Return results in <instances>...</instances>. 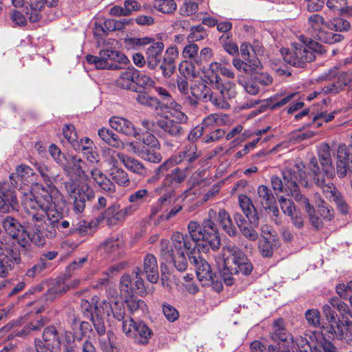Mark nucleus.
Wrapping results in <instances>:
<instances>
[{"label": "nucleus", "instance_id": "603ef678", "mask_svg": "<svg viewBox=\"0 0 352 352\" xmlns=\"http://www.w3.org/2000/svg\"><path fill=\"white\" fill-rule=\"evenodd\" d=\"M134 76H135V77L133 80V85L135 84L144 89L152 87L155 85V81L144 72L135 68Z\"/></svg>", "mask_w": 352, "mask_h": 352}, {"label": "nucleus", "instance_id": "774afa93", "mask_svg": "<svg viewBox=\"0 0 352 352\" xmlns=\"http://www.w3.org/2000/svg\"><path fill=\"white\" fill-rule=\"evenodd\" d=\"M199 46L195 43H190L184 47L182 55L184 58H188L197 65V58H199Z\"/></svg>", "mask_w": 352, "mask_h": 352}, {"label": "nucleus", "instance_id": "49530a36", "mask_svg": "<svg viewBox=\"0 0 352 352\" xmlns=\"http://www.w3.org/2000/svg\"><path fill=\"white\" fill-rule=\"evenodd\" d=\"M316 204L318 208V213L323 220L329 221L334 217L333 208L329 206L324 199L320 197L319 195H316Z\"/></svg>", "mask_w": 352, "mask_h": 352}, {"label": "nucleus", "instance_id": "bf43d9fd", "mask_svg": "<svg viewBox=\"0 0 352 352\" xmlns=\"http://www.w3.org/2000/svg\"><path fill=\"white\" fill-rule=\"evenodd\" d=\"M237 82L242 85L245 91L250 95H256L260 92V87L253 78L250 81L246 82L245 77L239 74L237 76Z\"/></svg>", "mask_w": 352, "mask_h": 352}, {"label": "nucleus", "instance_id": "2f4dec72", "mask_svg": "<svg viewBox=\"0 0 352 352\" xmlns=\"http://www.w3.org/2000/svg\"><path fill=\"white\" fill-rule=\"evenodd\" d=\"M144 273L151 283H156L159 279V271L155 256L147 254L144 258Z\"/></svg>", "mask_w": 352, "mask_h": 352}, {"label": "nucleus", "instance_id": "052dcab7", "mask_svg": "<svg viewBox=\"0 0 352 352\" xmlns=\"http://www.w3.org/2000/svg\"><path fill=\"white\" fill-rule=\"evenodd\" d=\"M292 347L291 352H311V344L302 336H297L294 339Z\"/></svg>", "mask_w": 352, "mask_h": 352}, {"label": "nucleus", "instance_id": "8fccbe9b", "mask_svg": "<svg viewBox=\"0 0 352 352\" xmlns=\"http://www.w3.org/2000/svg\"><path fill=\"white\" fill-rule=\"evenodd\" d=\"M325 27L331 31L342 32L349 31L351 24L347 20L342 17H338L327 22Z\"/></svg>", "mask_w": 352, "mask_h": 352}, {"label": "nucleus", "instance_id": "09e8293b", "mask_svg": "<svg viewBox=\"0 0 352 352\" xmlns=\"http://www.w3.org/2000/svg\"><path fill=\"white\" fill-rule=\"evenodd\" d=\"M121 164H117L114 166L111 164V178L120 186H127L130 184V179L127 173L123 170L120 166Z\"/></svg>", "mask_w": 352, "mask_h": 352}, {"label": "nucleus", "instance_id": "2eb2a0df", "mask_svg": "<svg viewBox=\"0 0 352 352\" xmlns=\"http://www.w3.org/2000/svg\"><path fill=\"white\" fill-rule=\"evenodd\" d=\"M24 212L25 209L23 206V211L21 212L23 225L12 217H7L3 222L5 230L10 235V236L16 239L19 243L25 242L27 236L32 241L30 233L24 223L23 217Z\"/></svg>", "mask_w": 352, "mask_h": 352}, {"label": "nucleus", "instance_id": "6ab92c4d", "mask_svg": "<svg viewBox=\"0 0 352 352\" xmlns=\"http://www.w3.org/2000/svg\"><path fill=\"white\" fill-rule=\"evenodd\" d=\"M336 170L339 177H344L348 172L352 173V144L340 145L337 151Z\"/></svg>", "mask_w": 352, "mask_h": 352}, {"label": "nucleus", "instance_id": "20e7f679", "mask_svg": "<svg viewBox=\"0 0 352 352\" xmlns=\"http://www.w3.org/2000/svg\"><path fill=\"white\" fill-rule=\"evenodd\" d=\"M146 311V303L143 300L133 297H126L122 301H116L111 307V314L120 323L122 331L129 337L135 338L140 344H146L152 335V331L142 322H135L131 316H140Z\"/></svg>", "mask_w": 352, "mask_h": 352}, {"label": "nucleus", "instance_id": "c9c22d12", "mask_svg": "<svg viewBox=\"0 0 352 352\" xmlns=\"http://www.w3.org/2000/svg\"><path fill=\"white\" fill-rule=\"evenodd\" d=\"M110 21L98 18L94 24L93 33L98 45L105 43V38L109 34V25Z\"/></svg>", "mask_w": 352, "mask_h": 352}, {"label": "nucleus", "instance_id": "4be33fe9", "mask_svg": "<svg viewBox=\"0 0 352 352\" xmlns=\"http://www.w3.org/2000/svg\"><path fill=\"white\" fill-rule=\"evenodd\" d=\"M160 149L144 146V144L138 142H133L129 144L131 151L144 160L153 163H159L162 160V156L159 152Z\"/></svg>", "mask_w": 352, "mask_h": 352}, {"label": "nucleus", "instance_id": "1a4fd4ad", "mask_svg": "<svg viewBox=\"0 0 352 352\" xmlns=\"http://www.w3.org/2000/svg\"><path fill=\"white\" fill-rule=\"evenodd\" d=\"M317 42L309 40L308 43L303 41L294 43L291 49L282 48L280 53L285 63L293 67L304 68L316 58V53L320 48Z\"/></svg>", "mask_w": 352, "mask_h": 352}, {"label": "nucleus", "instance_id": "39448f33", "mask_svg": "<svg viewBox=\"0 0 352 352\" xmlns=\"http://www.w3.org/2000/svg\"><path fill=\"white\" fill-rule=\"evenodd\" d=\"M84 162L76 155H67L61 166L69 180L65 182V188L69 198L74 201V209L82 212L87 201L94 197V192L85 183L87 177L83 169Z\"/></svg>", "mask_w": 352, "mask_h": 352}, {"label": "nucleus", "instance_id": "c03bdc74", "mask_svg": "<svg viewBox=\"0 0 352 352\" xmlns=\"http://www.w3.org/2000/svg\"><path fill=\"white\" fill-rule=\"evenodd\" d=\"M45 319L41 316H36L34 319L25 324L17 333L19 336H25L31 333L32 331H38L45 326Z\"/></svg>", "mask_w": 352, "mask_h": 352}, {"label": "nucleus", "instance_id": "473e14b6", "mask_svg": "<svg viewBox=\"0 0 352 352\" xmlns=\"http://www.w3.org/2000/svg\"><path fill=\"white\" fill-rule=\"evenodd\" d=\"M111 129L126 135L135 137L138 134L133 124L122 117H111Z\"/></svg>", "mask_w": 352, "mask_h": 352}, {"label": "nucleus", "instance_id": "a211bd4d", "mask_svg": "<svg viewBox=\"0 0 352 352\" xmlns=\"http://www.w3.org/2000/svg\"><path fill=\"white\" fill-rule=\"evenodd\" d=\"M346 86L349 90L352 91V74L340 72L331 82L322 87V90L325 94L335 95L342 91Z\"/></svg>", "mask_w": 352, "mask_h": 352}, {"label": "nucleus", "instance_id": "e2e57ef3", "mask_svg": "<svg viewBox=\"0 0 352 352\" xmlns=\"http://www.w3.org/2000/svg\"><path fill=\"white\" fill-rule=\"evenodd\" d=\"M179 72L182 77L186 78H193L197 76L194 62L191 60L182 62L179 65Z\"/></svg>", "mask_w": 352, "mask_h": 352}, {"label": "nucleus", "instance_id": "cd10ccee", "mask_svg": "<svg viewBox=\"0 0 352 352\" xmlns=\"http://www.w3.org/2000/svg\"><path fill=\"white\" fill-rule=\"evenodd\" d=\"M330 329L329 332L338 340L352 344V322L351 320L347 319L340 321Z\"/></svg>", "mask_w": 352, "mask_h": 352}, {"label": "nucleus", "instance_id": "e433bc0d", "mask_svg": "<svg viewBox=\"0 0 352 352\" xmlns=\"http://www.w3.org/2000/svg\"><path fill=\"white\" fill-rule=\"evenodd\" d=\"M13 257L12 252L8 249H3L0 254V276L6 277L9 272L12 270L16 261Z\"/></svg>", "mask_w": 352, "mask_h": 352}, {"label": "nucleus", "instance_id": "0e129e2a", "mask_svg": "<svg viewBox=\"0 0 352 352\" xmlns=\"http://www.w3.org/2000/svg\"><path fill=\"white\" fill-rule=\"evenodd\" d=\"M261 65L257 57L251 59H243L242 73L245 75H252Z\"/></svg>", "mask_w": 352, "mask_h": 352}, {"label": "nucleus", "instance_id": "6e6d98bb", "mask_svg": "<svg viewBox=\"0 0 352 352\" xmlns=\"http://www.w3.org/2000/svg\"><path fill=\"white\" fill-rule=\"evenodd\" d=\"M135 100L140 104L150 107L155 111L160 110V100L148 96L146 93H139L135 96Z\"/></svg>", "mask_w": 352, "mask_h": 352}, {"label": "nucleus", "instance_id": "f03ea898", "mask_svg": "<svg viewBox=\"0 0 352 352\" xmlns=\"http://www.w3.org/2000/svg\"><path fill=\"white\" fill-rule=\"evenodd\" d=\"M63 201V197L55 186L43 188L35 185L33 191L26 194L23 201L25 212L23 214L24 223L30 233L32 242L37 246L45 243V238L54 239L56 236V230L64 232L68 229L66 235L76 230L85 231L80 226H76L63 218V213L57 207Z\"/></svg>", "mask_w": 352, "mask_h": 352}, {"label": "nucleus", "instance_id": "72a5a7b5", "mask_svg": "<svg viewBox=\"0 0 352 352\" xmlns=\"http://www.w3.org/2000/svg\"><path fill=\"white\" fill-rule=\"evenodd\" d=\"M109 58L110 52L107 47L100 50L99 56L87 55L86 59L88 63L94 65L96 69H109L110 68Z\"/></svg>", "mask_w": 352, "mask_h": 352}, {"label": "nucleus", "instance_id": "412c9836", "mask_svg": "<svg viewBox=\"0 0 352 352\" xmlns=\"http://www.w3.org/2000/svg\"><path fill=\"white\" fill-rule=\"evenodd\" d=\"M27 3L26 14L30 22L34 23L41 18V12L45 6L55 7L58 5V0H23V4Z\"/></svg>", "mask_w": 352, "mask_h": 352}, {"label": "nucleus", "instance_id": "9d476101", "mask_svg": "<svg viewBox=\"0 0 352 352\" xmlns=\"http://www.w3.org/2000/svg\"><path fill=\"white\" fill-rule=\"evenodd\" d=\"M232 256L233 266L231 269L225 266L220 274H221L223 282L226 285L234 284L236 276L240 274L247 276L251 274L253 270V265L245 253L237 246L229 245L224 248Z\"/></svg>", "mask_w": 352, "mask_h": 352}, {"label": "nucleus", "instance_id": "bb28decb", "mask_svg": "<svg viewBox=\"0 0 352 352\" xmlns=\"http://www.w3.org/2000/svg\"><path fill=\"white\" fill-rule=\"evenodd\" d=\"M110 307V302L105 299L100 300L96 302V305L94 306L91 304L87 300H82L80 302V307L82 313L87 318H92L97 314L102 313L109 315V307Z\"/></svg>", "mask_w": 352, "mask_h": 352}, {"label": "nucleus", "instance_id": "3c124183", "mask_svg": "<svg viewBox=\"0 0 352 352\" xmlns=\"http://www.w3.org/2000/svg\"><path fill=\"white\" fill-rule=\"evenodd\" d=\"M337 114V111H333L329 113L327 111H320L314 114L311 113V123L308 124H314L316 127L319 128L322 126L323 123H328L333 120L335 116Z\"/></svg>", "mask_w": 352, "mask_h": 352}, {"label": "nucleus", "instance_id": "a878e982", "mask_svg": "<svg viewBox=\"0 0 352 352\" xmlns=\"http://www.w3.org/2000/svg\"><path fill=\"white\" fill-rule=\"evenodd\" d=\"M322 190L323 194L326 198L330 201H333L342 214L348 212V206L345 201L343 200L340 192L337 190L336 186L331 181H328L326 184L318 186Z\"/></svg>", "mask_w": 352, "mask_h": 352}, {"label": "nucleus", "instance_id": "423d86ee", "mask_svg": "<svg viewBox=\"0 0 352 352\" xmlns=\"http://www.w3.org/2000/svg\"><path fill=\"white\" fill-rule=\"evenodd\" d=\"M173 168L170 173L165 175L162 184L155 188L156 193H164L153 206L151 208V214L153 215L170 205L172 199L175 197V191L168 188L184 183L192 170L189 167L185 166L183 168L178 166Z\"/></svg>", "mask_w": 352, "mask_h": 352}, {"label": "nucleus", "instance_id": "393cba45", "mask_svg": "<svg viewBox=\"0 0 352 352\" xmlns=\"http://www.w3.org/2000/svg\"><path fill=\"white\" fill-rule=\"evenodd\" d=\"M16 174L17 178L19 179H20L21 182L24 185H26L28 186L30 184H31L30 188V189L28 188L27 191L20 192L22 194L21 204L23 205V201L25 195L26 194L32 192L33 191V188L35 186V185L41 186V184L35 182L36 174L34 172L33 169L27 165L21 164V165L18 166L16 169Z\"/></svg>", "mask_w": 352, "mask_h": 352}, {"label": "nucleus", "instance_id": "f3484780", "mask_svg": "<svg viewBox=\"0 0 352 352\" xmlns=\"http://www.w3.org/2000/svg\"><path fill=\"white\" fill-rule=\"evenodd\" d=\"M14 175H10V182H0V212H9L10 208H14L16 204V195L12 185Z\"/></svg>", "mask_w": 352, "mask_h": 352}, {"label": "nucleus", "instance_id": "0eeeda50", "mask_svg": "<svg viewBox=\"0 0 352 352\" xmlns=\"http://www.w3.org/2000/svg\"><path fill=\"white\" fill-rule=\"evenodd\" d=\"M331 153V149L327 144L323 143L319 146L318 155L322 169L316 158L311 159L307 167L309 172L307 173V175L311 177L309 186L312 183L317 186L326 184L328 181H331L335 176Z\"/></svg>", "mask_w": 352, "mask_h": 352}, {"label": "nucleus", "instance_id": "338daca9", "mask_svg": "<svg viewBox=\"0 0 352 352\" xmlns=\"http://www.w3.org/2000/svg\"><path fill=\"white\" fill-rule=\"evenodd\" d=\"M333 307L330 304L324 305L322 307L323 314L329 324V328H333L341 320L338 318Z\"/></svg>", "mask_w": 352, "mask_h": 352}, {"label": "nucleus", "instance_id": "9b49d317", "mask_svg": "<svg viewBox=\"0 0 352 352\" xmlns=\"http://www.w3.org/2000/svg\"><path fill=\"white\" fill-rule=\"evenodd\" d=\"M200 156L201 152L198 151L196 144L188 143L180 151L171 155L155 169L153 179H160L164 173L178 165H183L192 170L195 168V164Z\"/></svg>", "mask_w": 352, "mask_h": 352}, {"label": "nucleus", "instance_id": "de8ad7c7", "mask_svg": "<svg viewBox=\"0 0 352 352\" xmlns=\"http://www.w3.org/2000/svg\"><path fill=\"white\" fill-rule=\"evenodd\" d=\"M130 60L122 52L111 50V70H120L129 67Z\"/></svg>", "mask_w": 352, "mask_h": 352}, {"label": "nucleus", "instance_id": "680f3d73", "mask_svg": "<svg viewBox=\"0 0 352 352\" xmlns=\"http://www.w3.org/2000/svg\"><path fill=\"white\" fill-rule=\"evenodd\" d=\"M218 72H219L222 76L230 79H234L236 77V75L232 69L222 66L220 63L217 62H213L210 65V69L206 74L210 73V74H212L213 73H216L218 74Z\"/></svg>", "mask_w": 352, "mask_h": 352}, {"label": "nucleus", "instance_id": "7c9ffc66", "mask_svg": "<svg viewBox=\"0 0 352 352\" xmlns=\"http://www.w3.org/2000/svg\"><path fill=\"white\" fill-rule=\"evenodd\" d=\"M296 168H298V169H299V171H298L299 173L297 174L298 177H300L299 176L300 175L301 176L300 177H307L311 179V177H309L307 175V173L303 170L304 166H302L301 165H299V164H296L294 166H293L292 168H286L283 169V170L282 172L283 182L278 176L274 175L271 177L272 186L275 192H283V189L285 188V190L288 189V190L290 192L291 195H292V189H291L286 184V181L284 177V172L286 170H294Z\"/></svg>", "mask_w": 352, "mask_h": 352}, {"label": "nucleus", "instance_id": "5fc2aeb1", "mask_svg": "<svg viewBox=\"0 0 352 352\" xmlns=\"http://www.w3.org/2000/svg\"><path fill=\"white\" fill-rule=\"evenodd\" d=\"M153 8L164 14H172L177 9L175 0H154Z\"/></svg>", "mask_w": 352, "mask_h": 352}, {"label": "nucleus", "instance_id": "5701e85b", "mask_svg": "<svg viewBox=\"0 0 352 352\" xmlns=\"http://www.w3.org/2000/svg\"><path fill=\"white\" fill-rule=\"evenodd\" d=\"M123 164L130 171L143 175L146 173V168L144 165L138 160L128 157L123 153L113 151L111 153V164Z\"/></svg>", "mask_w": 352, "mask_h": 352}, {"label": "nucleus", "instance_id": "864d4df0", "mask_svg": "<svg viewBox=\"0 0 352 352\" xmlns=\"http://www.w3.org/2000/svg\"><path fill=\"white\" fill-rule=\"evenodd\" d=\"M49 262H44L43 260H38L37 263L27 270L25 275L28 278H36L45 274V270L50 267Z\"/></svg>", "mask_w": 352, "mask_h": 352}, {"label": "nucleus", "instance_id": "4c0bfd02", "mask_svg": "<svg viewBox=\"0 0 352 352\" xmlns=\"http://www.w3.org/2000/svg\"><path fill=\"white\" fill-rule=\"evenodd\" d=\"M60 333L54 326H49L45 329L43 333V340L44 345L50 349L58 347L60 344Z\"/></svg>", "mask_w": 352, "mask_h": 352}, {"label": "nucleus", "instance_id": "7ed1b4c3", "mask_svg": "<svg viewBox=\"0 0 352 352\" xmlns=\"http://www.w3.org/2000/svg\"><path fill=\"white\" fill-rule=\"evenodd\" d=\"M205 80H196L190 85L191 96L186 102L195 107L199 102H210L215 108L227 110L230 108V100L236 96L235 84L230 80L223 82L219 74H206Z\"/></svg>", "mask_w": 352, "mask_h": 352}, {"label": "nucleus", "instance_id": "a19ab883", "mask_svg": "<svg viewBox=\"0 0 352 352\" xmlns=\"http://www.w3.org/2000/svg\"><path fill=\"white\" fill-rule=\"evenodd\" d=\"M220 226L230 236H235L236 229L234 226L229 213L225 209H220L217 213Z\"/></svg>", "mask_w": 352, "mask_h": 352}, {"label": "nucleus", "instance_id": "37998d69", "mask_svg": "<svg viewBox=\"0 0 352 352\" xmlns=\"http://www.w3.org/2000/svg\"><path fill=\"white\" fill-rule=\"evenodd\" d=\"M296 96V93L289 94L281 98H279L278 95L274 96V97L267 99L265 101V104L262 105V107L272 110L278 109L292 101V100Z\"/></svg>", "mask_w": 352, "mask_h": 352}, {"label": "nucleus", "instance_id": "79ce46f5", "mask_svg": "<svg viewBox=\"0 0 352 352\" xmlns=\"http://www.w3.org/2000/svg\"><path fill=\"white\" fill-rule=\"evenodd\" d=\"M314 38L322 43L332 45L342 41L344 39V36L340 33L331 31L325 28L323 30L319 31L318 35H316Z\"/></svg>", "mask_w": 352, "mask_h": 352}, {"label": "nucleus", "instance_id": "f257e3e1", "mask_svg": "<svg viewBox=\"0 0 352 352\" xmlns=\"http://www.w3.org/2000/svg\"><path fill=\"white\" fill-rule=\"evenodd\" d=\"M217 212L213 209L208 210V217L201 226L197 221H190L188 225L189 236L175 232L171 236V242L162 239L160 244L161 258L167 263L173 264L179 272H184L188 262L195 267L197 278L201 284H208L212 274L209 263L198 253L193 254L195 248L207 252L220 248L219 233L212 219Z\"/></svg>", "mask_w": 352, "mask_h": 352}, {"label": "nucleus", "instance_id": "ddd939ff", "mask_svg": "<svg viewBox=\"0 0 352 352\" xmlns=\"http://www.w3.org/2000/svg\"><path fill=\"white\" fill-rule=\"evenodd\" d=\"M142 273L143 272L139 267H137L133 272V279L129 274H126L121 277L119 287L122 298L131 297V296H133L134 292L140 296L146 294V287L144 280L140 276Z\"/></svg>", "mask_w": 352, "mask_h": 352}, {"label": "nucleus", "instance_id": "dca6fc26", "mask_svg": "<svg viewBox=\"0 0 352 352\" xmlns=\"http://www.w3.org/2000/svg\"><path fill=\"white\" fill-rule=\"evenodd\" d=\"M179 56L178 48L171 45L164 51L163 58L161 60L157 70L160 71L165 79H169L176 71V60Z\"/></svg>", "mask_w": 352, "mask_h": 352}, {"label": "nucleus", "instance_id": "ea45409f", "mask_svg": "<svg viewBox=\"0 0 352 352\" xmlns=\"http://www.w3.org/2000/svg\"><path fill=\"white\" fill-rule=\"evenodd\" d=\"M68 289V285L65 280L58 278L50 284L46 294V298L48 300H53L57 296L65 293Z\"/></svg>", "mask_w": 352, "mask_h": 352}, {"label": "nucleus", "instance_id": "c85d7f7f", "mask_svg": "<svg viewBox=\"0 0 352 352\" xmlns=\"http://www.w3.org/2000/svg\"><path fill=\"white\" fill-rule=\"evenodd\" d=\"M239 206L250 223L259 226V217L252 201L245 195H240L238 197Z\"/></svg>", "mask_w": 352, "mask_h": 352}, {"label": "nucleus", "instance_id": "6e6552de", "mask_svg": "<svg viewBox=\"0 0 352 352\" xmlns=\"http://www.w3.org/2000/svg\"><path fill=\"white\" fill-rule=\"evenodd\" d=\"M299 169L286 170L284 172V177L286 184L292 189V197L300 202L305 208L309 216V221L313 227L320 229L323 227L322 219L315 214L314 207L310 204L309 199L299 191V186L307 187L309 186L310 179L307 177H298ZM299 177H301L300 175Z\"/></svg>", "mask_w": 352, "mask_h": 352}, {"label": "nucleus", "instance_id": "4468645a", "mask_svg": "<svg viewBox=\"0 0 352 352\" xmlns=\"http://www.w3.org/2000/svg\"><path fill=\"white\" fill-rule=\"evenodd\" d=\"M272 338L277 342V345H269V352H291L290 348H292L294 338L283 327V319H277L274 322Z\"/></svg>", "mask_w": 352, "mask_h": 352}, {"label": "nucleus", "instance_id": "aec40b11", "mask_svg": "<svg viewBox=\"0 0 352 352\" xmlns=\"http://www.w3.org/2000/svg\"><path fill=\"white\" fill-rule=\"evenodd\" d=\"M158 126L157 134L161 136H170L175 138H179L183 136L186 132V129L174 121L171 118L164 117L157 120Z\"/></svg>", "mask_w": 352, "mask_h": 352}, {"label": "nucleus", "instance_id": "69168bd1", "mask_svg": "<svg viewBox=\"0 0 352 352\" xmlns=\"http://www.w3.org/2000/svg\"><path fill=\"white\" fill-rule=\"evenodd\" d=\"M134 208L131 206L123 209H120V206H111V222L113 219L118 221H122L126 215L132 214Z\"/></svg>", "mask_w": 352, "mask_h": 352}, {"label": "nucleus", "instance_id": "b1692460", "mask_svg": "<svg viewBox=\"0 0 352 352\" xmlns=\"http://www.w3.org/2000/svg\"><path fill=\"white\" fill-rule=\"evenodd\" d=\"M135 67L129 66L125 69L115 71L111 74L113 84L123 89H132L134 87L133 80Z\"/></svg>", "mask_w": 352, "mask_h": 352}, {"label": "nucleus", "instance_id": "a18cd8bd", "mask_svg": "<svg viewBox=\"0 0 352 352\" xmlns=\"http://www.w3.org/2000/svg\"><path fill=\"white\" fill-rule=\"evenodd\" d=\"M327 22L324 18L318 14H314L308 19L309 30L311 36L315 38L318 35V32L323 30L326 27Z\"/></svg>", "mask_w": 352, "mask_h": 352}, {"label": "nucleus", "instance_id": "f704fd0d", "mask_svg": "<svg viewBox=\"0 0 352 352\" xmlns=\"http://www.w3.org/2000/svg\"><path fill=\"white\" fill-rule=\"evenodd\" d=\"M155 91L160 97V111H163L170 109L180 108V104L177 103L170 94L168 91L162 87L155 88Z\"/></svg>", "mask_w": 352, "mask_h": 352}, {"label": "nucleus", "instance_id": "4d7b16f0", "mask_svg": "<svg viewBox=\"0 0 352 352\" xmlns=\"http://www.w3.org/2000/svg\"><path fill=\"white\" fill-rule=\"evenodd\" d=\"M35 167L43 178V180L46 184V186H43L42 184L41 186L43 188H47L50 186H54L52 184V178L54 177V175L52 170L51 167L41 163H36L35 164Z\"/></svg>", "mask_w": 352, "mask_h": 352}, {"label": "nucleus", "instance_id": "f8f14e48", "mask_svg": "<svg viewBox=\"0 0 352 352\" xmlns=\"http://www.w3.org/2000/svg\"><path fill=\"white\" fill-rule=\"evenodd\" d=\"M129 43L135 46H145L146 48L145 54L148 60V68L150 70L157 71V66L163 58L164 44L162 41H155V38L144 36L141 38L133 37L129 39Z\"/></svg>", "mask_w": 352, "mask_h": 352}, {"label": "nucleus", "instance_id": "13d9d810", "mask_svg": "<svg viewBox=\"0 0 352 352\" xmlns=\"http://www.w3.org/2000/svg\"><path fill=\"white\" fill-rule=\"evenodd\" d=\"M63 133L65 140L69 143L75 150H79L81 147L78 144L77 134L72 125H65L63 129Z\"/></svg>", "mask_w": 352, "mask_h": 352}, {"label": "nucleus", "instance_id": "c756f323", "mask_svg": "<svg viewBox=\"0 0 352 352\" xmlns=\"http://www.w3.org/2000/svg\"><path fill=\"white\" fill-rule=\"evenodd\" d=\"M97 331L98 333L100 336L99 338V344L103 352H110V333L107 332L106 337L105 327L101 313L97 314L94 317L90 319Z\"/></svg>", "mask_w": 352, "mask_h": 352}, {"label": "nucleus", "instance_id": "58836bf2", "mask_svg": "<svg viewBox=\"0 0 352 352\" xmlns=\"http://www.w3.org/2000/svg\"><path fill=\"white\" fill-rule=\"evenodd\" d=\"M257 201L264 208H270L276 204V199L272 190L265 185H260L257 189Z\"/></svg>", "mask_w": 352, "mask_h": 352}]
</instances>
